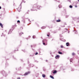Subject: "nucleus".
<instances>
[{"label": "nucleus", "instance_id": "18", "mask_svg": "<svg viewBox=\"0 0 79 79\" xmlns=\"http://www.w3.org/2000/svg\"><path fill=\"white\" fill-rule=\"evenodd\" d=\"M17 23H20V21H19V20H18L17 21Z\"/></svg>", "mask_w": 79, "mask_h": 79}, {"label": "nucleus", "instance_id": "11", "mask_svg": "<svg viewBox=\"0 0 79 79\" xmlns=\"http://www.w3.org/2000/svg\"><path fill=\"white\" fill-rule=\"evenodd\" d=\"M69 7L71 8H73V6H71V5H70L69 6Z\"/></svg>", "mask_w": 79, "mask_h": 79}, {"label": "nucleus", "instance_id": "9", "mask_svg": "<svg viewBox=\"0 0 79 79\" xmlns=\"http://www.w3.org/2000/svg\"><path fill=\"white\" fill-rule=\"evenodd\" d=\"M56 22H60V20H57L56 21Z\"/></svg>", "mask_w": 79, "mask_h": 79}, {"label": "nucleus", "instance_id": "26", "mask_svg": "<svg viewBox=\"0 0 79 79\" xmlns=\"http://www.w3.org/2000/svg\"><path fill=\"white\" fill-rule=\"evenodd\" d=\"M21 11V9H20V11Z\"/></svg>", "mask_w": 79, "mask_h": 79}, {"label": "nucleus", "instance_id": "17", "mask_svg": "<svg viewBox=\"0 0 79 79\" xmlns=\"http://www.w3.org/2000/svg\"><path fill=\"white\" fill-rule=\"evenodd\" d=\"M37 54H38V52H36L35 54V55H37Z\"/></svg>", "mask_w": 79, "mask_h": 79}, {"label": "nucleus", "instance_id": "5", "mask_svg": "<svg viewBox=\"0 0 79 79\" xmlns=\"http://www.w3.org/2000/svg\"><path fill=\"white\" fill-rule=\"evenodd\" d=\"M59 7L60 8H62V6H61L60 5H59Z\"/></svg>", "mask_w": 79, "mask_h": 79}, {"label": "nucleus", "instance_id": "25", "mask_svg": "<svg viewBox=\"0 0 79 79\" xmlns=\"http://www.w3.org/2000/svg\"><path fill=\"white\" fill-rule=\"evenodd\" d=\"M46 62H47V61H48L47 60H46Z\"/></svg>", "mask_w": 79, "mask_h": 79}, {"label": "nucleus", "instance_id": "27", "mask_svg": "<svg viewBox=\"0 0 79 79\" xmlns=\"http://www.w3.org/2000/svg\"><path fill=\"white\" fill-rule=\"evenodd\" d=\"M78 2H79V0H78Z\"/></svg>", "mask_w": 79, "mask_h": 79}, {"label": "nucleus", "instance_id": "15", "mask_svg": "<svg viewBox=\"0 0 79 79\" xmlns=\"http://www.w3.org/2000/svg\"><path fill=\"white\" fill-rule=\"evenodd\" d=\"M58 53H59V54H62V53L60 52H58Z\"/></svg>", "mask_w": 79, "mask_h": 79}, {"label": "nucleus", "instance_id": "19", "mask_svg": "<svg viewBox=\"0 0 79 79\" xmlns=\"http://www.w3.org/2000/svg\"><path fill=\"white\" fill-rule=\"evenodd\" d=\"M72 55H75V54L74 53H73Z\"/></svg>", "mask_w": 79, "mask_h": 79}, {"label": "nucleus", "instance_id": "20", "mask_svg": "<svg viewBox=\"0 0 79 79\" xmlns=\"http://www.w3.org/2000/svg\"><path fill=\"white\" fill-rule=\"evenodd\" d=\"M61 48H63V46H61Z\"/></svg>", "mask_w": 79, "mask_h": 79}, {"label": "nucleus", "instance_id": "28", "mask_svg": "<svg viewBox=\"0 0 79 79\" xmlns=\"http://www.w3.org/2000/svg\"><path fill=\"white\" fill-rule=\"evenodd\" d=\"M70 3H71V1H70Z\"/></svg>", "mask_w": 79, "mask_h": 79}, {"label": "nucleus", "instance_id": "22", "mask_svg": "<svg viewBox=\"0 0 79 79\" xmlns=\"http://www.w3.org/2000/svg\"><path fill=\"white\" fill-rule=\"evenodd\" d=\"M77 5L75 6V7L76 8H77Z\"/></svg>", "mask_w": 79, "mask_h": 79}, {"label": "nucleus", "instance_id": "16", "mask_svg": "<svg viewBox=\"0 0 79 79\" xmlns=\"http://www.w3.org/2000/svg\"><path fill=\"white\" fill-rule=\"evenodd\" d=\"M41 28L42 29H45V27H42Z\"/></svg>", "mask_w": 79, "mask_h": 79}, {"label": "nucleus", "instance_id": "7", "mask_svg": "<svg viewBox=\"0 0 79 79\" xmlns=\"http://www.w3.org/2000/svg\"><path fill=\"white\" fill-rule=\"evenodd\" d=\"M66 46H69V43H66Z\"/></svg>", "mask_w": 79, "mask_h": 79}, {"label": "nucleus", "instance_id": "14", "mask_svg": "<svg viewBox=\"0 0 79 79\" xmlns=\"http://www.w3.org/2000/svg\"><path fill=\"white\" fill-rule=\"evenodd\" d=\"M43 42H44V41H43ZM43 45H45V43H43Z\"/></svg>", "mask_w": 79, "mask_h": 79}, {"label": "nucleus", "instance_id": "2", "mask_svg": "<svg viewBox=\"0 0 79 79\" xmlns=\"http://www.w3.org/2000/svg\"><path fill=\"white\" fill-rule=\"evenodd\" d=\"M30 73V72H28L25 73V76H26V75H27L28 74H29Z\"/></svg>", "mask_w": 79, "mask_h": 79}, {"label": "nucleus", "instance_id": "12", "mask_svg": "<svg viewBox=\"0 0 79 79\" xmlns=\"http://www.w3.org/2000/svg\"><path fill=\"white\" fill-rule=\"evenodd\" d=\"M23 34V32H21V33H19V35H21V34Z\"/></svg>", "mask_w": 79, "mask_h": 79}, {"label": "nucleus", "instance_id": "10", "mask_svg": "<svg viewBox=\"0 0 79 79\" xmlns=\"http://www.w3.org/2000/svg\"><path fill=\"white\" fill-rule=\"evenodd\" d=\"M35 36L34 35L33 36V38L35 39Z\"/></svg>", "mask_w": 79, "mask_h": 79}, {"label": "nucleus", "instance_id": "23", "mask_svg": "<svg viewBox=\"0 0 79 79\" xmlns=\"http://www.w3.org/2000/svg\"><path fill=\"white\" fill-rule=\"evenodd\" d=\"M2 8V7L1 6H0V9H1Z\"/></svg>", "mask_w": 79, "mask_h": 79}, {"label": "nucleus", "instance_id": "21", "mask_svg": "<svg viewBox=\"0 0 79 79\" xmlns=\"http://www.w3.org/2000/svg\"><path fill=\"white\" fill-rule=\"evenodd\" d=\"M17 79H20V77H18Z\"/></svg>", "mask_w": 79, "mask_h": 79}, {"label": "nucleus", "instance_id": "3", "mask_svg": "<svg viewBox=\"0 0 79 79\" xmlns=\"http://www.w3.org/2000/svg\"><path fill=\"white\" fill-rule=\"evenodd\" d=\"M57 72L56 70H55L53 72V74H55Z\"/></svg>", "mask_w": 79, "mask_h": 79}, {"label": "nucleus", "instance_id": "1", "mask_svg": "<svg viewBox=\"0 0 79 79\" xmlns=\"http://www.w3.org/2000/svg\"><path fill=\"white\" fill-rule=\"evenodd\" d=\"M59 57H60V56H59V55H57L56 56L55 58H56V59H58V58H59Z\"/></svg>", "mask_w": 79, "mask_h": 79}, {"label": "nucleus", "instance_id": "29", "mask_svg": "<svg viewBox=\"0 0 79 79\" xmlns=\"http://www.w3.org/2000/svg\"><path fill=\"white\" fill-rule=\"evenodd\" d=\"M31 47H32V46H31Z\"/></svg>", "mask_w": 79, "mask_h": 79}, {"label": "nucleus", "instance_id": "8", "mask_svg": "<svg viewBox=\"0 0 79 79\" xmlns=\"http://www.w3.org/2000/svg\"><path fill=\"white\" fill-rule=\"evenodd\" d=\"M42 76L43 77H45V75L44 74H43L42 75Z\"/></svg>", "mask_w": 79, "mask_h": 79}, {"label": "nucleus", "instance_id": "24", "mask_svg": "<svg viewBox=\"0 0 79 79\" xmlns=\"http://www.w3.org/2000/svg\"><path fill=\"white\" fill-rule=\"evenodd\" d=\"M48 36H49V35H47Z\"/></svg>", "mask_w": 79, "mask_h": 79}, {"label": "nucleus", "instance_id": "6", "mask_svg": "<svg viewBox=\"0 0 79 79\" xmlns=\"http://www.w3.org/2000/svg\"><path fill=\"white\" fill-rule=\"evenodd\" d=\"M0 26H1L2 27H3V25H2V24L1 23H0Z\"/></svg>", "mask_w": 79, "mask_h": 79}, {"label": "nucleus", "instance_id": "4", "mask_svg": "<svg viewBox=\"0 0 79 79\" xmlns=\"http://www.w3.org/2000/svg\"><path fill=\"white\" fill-rule=\"evenodd\" d=\"M50 77H51V78H52V79H54V77H53L52 76V75H50Z\"/></svg>", "mask_w": 79, "mask_h": 79}, {"label": "nucleus", "instance_id": "13", "mask_svg": "<svg viewBox=\"0 0 79 79\" xmlns=\"http://www.w3.org/2000/svg\"><path fill=\"white\" fill-rule=\"evenodd\" d=\"M73 60V59H71L70 60V61L71 62H72V60Z\"/></svg>", "mask_w": 79, "mask_h": 79}]
</instances>
